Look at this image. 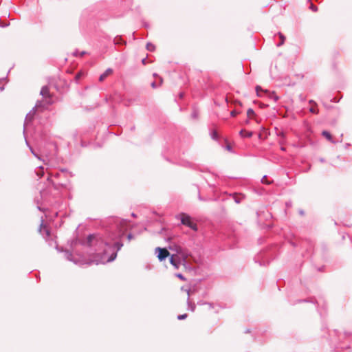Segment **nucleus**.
Masks as SVG:
<instances>
[{"label": "nucleus", "instance_id": "1", "mask_svg": "<svg viewBox=\"0 0 352 352\" xmlns=\"http://www.w3.org/2000/svg\"><path fill=\"white\" fill-rule=\"evenodd\" d=\"M128 224L125 219H116L105 240L96 234H89L86 239L74 242L73 251L77 254L78 245L89 248L87 253L96 254V258L91 260L89 264L95 263L98 265L111 262L116 259L118 252L123 246L121 239L128 230Z\"/></svg>", "mask_w": 352, "mask_h": 352}, {"label": "nucleus", "instance_id": "2", "mask_svg": "<svg viewBox=\"0 0 352 352\" xmlns=\"http://www.w3.org/2000/svg\"><path fill=\"white\" fill-rule=\"evenodd\" d=\"M40 94L42 96L45 98L46 100L45 103L43 101H38L35 106L36 108L45 107V106H48L52 104L50 90L47 86H43L41 90Z\"/></svg>", "mask_w": 352, "mask_h": 352}, {"label": "nucleus", "instance_id": "3", "mask_svg": "<svg viewBox=\"0 0 352 352\" xmlns=\"http://www.w3.org/2000/svg\"><path fill=\"white\" fill-rule=\"evenodd\" d=\"M186 256L181 254L179 252H177V254L170 256V263L175 269H179V266L186 262Z\"/></svg>", "mask_w": 352, "mask_h": 352}, {"label": "nucleus", "instance_id": "4", "mask_svg": "<svg viewBox=\"0 0 352 352\" xmlns=\"http://www.w3.org/2000/svg\"><path fill=\"white\" fill-rule=\"evenodd\" d=\"M180 216H181V222L183 225H185V226L189 227L194 231L197 230V224L195 223L192 221L191 217L189 215L182 213Z\"/></svg>", "mask_w": 352, "mask_h": 352}, {"label": "nucleus", "instance_id": "5", "mask_svg": "<svg viewBox=\"0 0 352 352\" xmlns=\"http://www.w3.org/2000/svg\"><path fill=\"white\" fill-rule=\"evenodd\" d=\"M256 91L258 96H261L260 91H263L270 100H272L274 102H276L278 100V97L275 94L274 92H270L268 90H263L260 86L256 87Z\"/></svg>", "mask_w": 352, "mask_h": 352}, {"label": "nucleus", "instance_id": "6", "mask_svg": "<svg viewBox=\"0 0 352 352\" xmlns=\"http://www.w3.org/2000/svg\"><path fill=\"white\" fill-rule=\"evenodd\" d=\"M155 253H157V256L160 261H162L170 255L169 252L166 248L159 247L155 248Z\"/></svg>", "mask_w": 352, "mask_h": 352}, {"label": "nucleus", "instance_id": "7", "mask_svg": "<svg viewBox=\"0 0 352 352\" xmlns=\"http://www.w3.org/2000/svg\"><path fill=\"white\" fill-rule=\"evenodd\" d=\"M34 111H35V110L33 109L32 112L30 111L29 113L27 114V116L25 117V123H24V131H23L24 133H25V131L26 127H28L29 123L33 119V117H34Z\"/></svg>", "mask_w": 352, "mask_h": 352}, {"label": "nucleus", "instance_id": "8", "mask_svg": "<svg viewBox=\"0 0 352 352\" xmlns=\"http://www.w3.org/2000/svg\"><path fill=\"white\" fill-rule=\"evenodd\" d=\"M65 256L67 260L72 261L76 264H81L80 261L74 258V256L73 255V254L68 250L65 252Z\"/></svg>", "mask_w": 352, "mask_h": 352}, {"label": "nucleus", "instance_id": "9", "mask_svg": "<svg viewBox=\"0 0 352 352\" xmlns=\"http://www.w3.org/2000/svg\"><path fill=\"white\" fill-rule=\"evenodd\" d=\"M113 73V70L111 68H108L103 74L99 77V80L102 82L108 76Z\"/></svg>", "mask_w": 352, "mask_h": 352}, {"label": "nucleus", "instance_id": "10", "mask_svg": "<svg viewBox=\"0 0 352 352\" xmlns=\"http://www.w3.org/2000/svg\"><path fill=\"white\" fill-rule=\"evenodd\" d=\"M322 135L327 138L329 142L332 143H336V142L333 140L332 135L331 133L327 131H323L322 132Z\"/></svg>", "mask_w": 352, "mask_h": 352}, {"label": "nucleus", "instance_id": "11", "mask_svg": "<svg viewBox=\"0 0 352 352\" xmlns=\"http://www.w3.org/2000/svg\"><path fill=\"white\" fill-rule=\"evenodd\" d=\"M239 134L243 138H251L253 133L251 131H246L245 130L242 129L240 131Z\"/></svg>", "mask_w": 352, "mask_h": 352}, {"label": "nucleus", "instance_id": "12", "mask_svg": "<svg viewBox=\"0 0 352 352\" xmlns=\"http://www.w3.org/2000/svg\"><path fill=\"white\" fill-rule=\"evenodd\" d=\"M39 231L42 234H44V233H45L47 236H50L49 230L45 226H43V223L41 224V228H40Z\"/></svg>", "mask_w": 352, "mask_h": 352}, {"label": "nucleus", "instance_id": "13", "mask_svg": "<svg viewBox=\"0 0 352 352\" xmlns=\"http://www.w3.org/2000/svg\"><path fill=\"white\" fill-rule=\"evenodd\" d=\"M26 144H27V145L29 146V148H30V151H31V153H32V154H33V155H34L36 158H38V160H40L43 161V162L45 163V159H41V156H40L38 153H36L34 151V149H33V148H32L29 145V143H28V142L27 140H26Z\"/></svg>", "mask_w": 352, "mask_h": 352}, {"label": "nucleus", "instance_id": "14", "mask_svg": "<svg viewBox=\"0 0 352 352\" xmlns=\"http://www.w3.org/2000/svg\"><path fill=\"white\" fill-rule=\"evenodd\" d=\"M26 144H27V145L29 146V148H30V151H31V153H32V154H33V155H34L36 158H38V160H40L43 161V162L45 163V159H41V156H40L38 153H36L34 151V149H33V148H32L29 145V143H28V142L27 140H26Z\"/></svg>", "mask_w": 352, "mask_h": 352}, {"label": "nucleus", "instance_id": "15", "mask_svg": "<svg viewBox=\"0 0 352 352\" xmlns=\"http://www.w3.org/2000/svg\"><path fill=\"white\" fill-rule=\"evenodd\" d=\"M189 297H190V292H189V291H188V309H190L191 311H194L195 310V305L190 302Z\"/></svg>", "mask_w": 352, "mask_h": 352}, {"label": "nucleus", "instance_id": "16", "mask_svg": "<svg viewBox=\"0 0 352 352\" xmlns=\"http://www.w3.org/2000/svg\"><path fill=\"white\" fill-rule=\"evenodd\" d=\"M233 198H234V201L236 204H239V203L241 202L242 199L244 198V196L243 195H239L237 194H234L233 195Z\"/></svg>", "mask_w": 352, "mask_h": 352}, {"label": "nucleus", "instance_id": "17", "mask_svg": "<svg viewBox=\"0 0 352 352\" xmlns=\"http://www.w3.org/2000/svg\"><path fill=\"white\" fill-rule=\"evenodd\" d=\"M36 174L39 177H41L44 175L43 167L42 166H38V169L36 170Z\"/></svg>", "mask_w": 352, "mask_h": 352}, {"label": "nucleus", "instance_id": "18", "mask_svg": "<svg viewBox=\"0 0 352 352\" xmlns=\"http://www.w3.org/2000/svg\"><path fill=\"white\" fill-rule=\"evenodd\" d=\"M113 42H114V44L115 45H119V44H125V42H124L122 39L121 37L120 36H116L114 40H113Z\"/></svg>", "mask_w": 352, "mask_h": 352}, {"label": "nucleus", "instance_id": "19", "mask_svg": "<svg viewBox=\"0 0 352 352\" xmlns=\"http://www.w3.org/2000/svg\"><path fill=\"white\" fill-rule=\"evenodd\" d=\"M309 103L314 104V106H312L310 107V109H309L310 112H311L313 113H318V111L315 107V106H316V103L315 102H314L313 100H310Z\"/></svg>", "mask_w": 352, "mask_h": 352}, {"label": "nucleus", "instance_id": "20", "mask_svg": "<svg viewBox=\"0 0 352 352\" xmlns=\"http://www.w3.org/2000/svg\"><path fill=\"white\" fill-rule=\"evenodd\" d=\"M278 34L281 41L279 43L277 44L278 47L282 45L284 43L285 39V36L281 33H278Z\"/></svg>", "mask_w": 352, "mask_h": 352}, {"label": "nucleus", "instance_id": "21", "mask_svg": "<svg viewBox=\"0 0 352 352\" xmlns=\"http://www.w3.org/2000/svg\"><path fill=\"white\" fill-rule=\"evenodd\" d=\"M146 50L148 51H153L155 50V46L152 43H148L146 44Z\"/></svg>", "mask_w": 352, "mask_h": 352}, {"label": "nucleus", "instance_id": "22", "mask_svg": "<svg viewBox=\"0 0 352 352\" xmlns=\"http://www.w3.org/2000/svg\"><path fill=\"white\" fill-rule=\"evenodd\" d=\"M254 115V111L252 109H248L247 111V116L250 118Z\"/></svg>", "mask_w": 352, "mask_h": 352}, {"label": "nucleus", "instance_id": "23", "mask_svg": "<svg viewBox=\"0 0 352 352\" xmlns=\"http://www.w3.org/2000/svg\"><path fill=\"white\" fill-rule=\"evenodd\" d=\"M85 53L86 52L85 51L80 52H78V51H76L74 52V55L76 56L79 54L80 56H82L84 54H85Z\"/></svg>", "mask_w": 352, "mask_h": 352}, {"label": "nucleus", "instance_id": "24", "mask_svg": "<svg viewBox=\"0 0 352 352\" xmlns=\"http://www.w3.org/2000/svg\"><path fill=\"white\" fill-rule=\"evenodd\" d=\"M187 314H181V315H179L177 316V319L178 320H184V319H186L187 318Z\"/></svg>", "mask_w": 352, "mask_h": 352}, {"label": "nucleus", "instance_id": "25", "mask_svg": "<svg viewBox=\"0 0 352 352\" xmlns=\"http://www.w3.org/2000/svg\"><path fill=\"white\" fill-rule=\"evenodd\" d=\"M211 136H212V139H214V140H217V138H218V134H217V131H213V132L212 133Z\"/></svg>", "mask_w": 352, "mask_h": 352}, {"label": "nucleus", "instance_id": "26", "mask_svg": "<svg viewBox=\"0 0 352 352\" xmlns=\"http://www.w3.org/2000/svg\"><path fill=\"white\" fill-rule=\"evenodd\" d=\"M239 113H240V112H239V111H236V110H233V111H232L230 112V115H231V116H232V117H234V116H236V115H238V114H239Z\"/></svg>", "mask_w": 352, "mask_h": 352}, {"label": "nucleus", "instance_id": "27", "mask_svg": "<svg viewBox=\"0 0 352 352\" xmlns=\"http://www.w3.org/2000/svg\"><path fill=\"white\" fill-rule=\"evenodd\" d=\"M261 182L263 184H269L270 183L268 182L267 179V177L265 175L263 177V178L261 179Z\"/></svg>", "mask_w": 352, "mask_h": 352}, {"label": "nucleus", "instance_id": "28", "mask_svg": "<svg viewBox=\"0 0 352 352\" xmlns=\"http://www.w3.org/2000/svg\"><path fill=\"white\" fill-rule=\"evenodd\" d=\"M310 9L314 12H316L318 10L317 6L314 5L313 3L311 4Z\"/></svg>", "mask_w": 352, "mask_h": 352}, {"label": "nucleus", "instance_id": "29", "mask_svg": "<svg viewBox=\"0 0 352 352\" xmlns=\"http://www.w3.org/2000/svg\"><path fill=\"white\" fill-rule=\"evenodd\" d=\"M205 304L208 306L209 309H211L214 307L213 304L211 302H206Z\"/></svg>", "mask_w": 352, "mask_h": 352}, {"label": "nucleus", "instance_id": "30", "mask_svg": "<svg viewBox=\"0 0 352 352\" xmlns=\"http://www.w3.org/2000/svg\"><path fill=\"white\" fill-rule=\"evenodd\" d=\"M177 276L179 278H180L181 280H185L184 276L182 274H177Z\"/></svg>", "mask_w": 352, "mask_h": 352}, {"label": "nucleus", "instance_id": "31", "mask_svg": "<svg viewBox=\"0 0 352 352\" xmlns=\"http://www.w3.org/2000/svg\"><path fill=\"white\" fill-rule=\"evenodd\" d=\"M197 113L196 111H194L193 113H192V117L195 118H197Z\"/></svg>", "mask_w": 352, "mask_h": 352}, {"label": "nucleus", "instance_id": "32", "mask_svg": "<svg viewBox=\"0 0 352 352\" xmlns=\"http://www.w3.org/2000/svg\"><path fill=\"white\" fill-rule=\"evenodd\" d=\"M127 238L130 241V240H131L133 238V236L132 235V234H129L127 235Z\"/></svg>", "mask_w": 352, "mask_h": 352}, {"label": "nucleus", "instance_id": "33", "mask_svg": "<svg viewBox=\"0 0 352 352\" xmlns=\"http://www.w3.org/2000/svg\"><path fill=\"white\" fill-rule=\"evenodd\" d=\"M151 87H152L153 88H156V87H157V84H156V82H153L151 83Z\"/></svg>", "mask_w": 352, "mask_h": 352}, {"label": "nucleus", "instance_id": "34", "mask_svg": "<svg viewBox=\"0 0 352 352\" xmlns=\"http://www.w3.org/2000/svg\"><path fill=\"white\" fill-rule=\"evenodd\" d=\"M77 256H80V258L78 260L80 261V263H81L80 265H82L83 262H82V256H80V254H77Z\"/></svg>", "mask_w": 352, "mask_h": 352}, {"label": "nucleus", "instance_id": "35", "mask_svg": "<svg viewBox=\"0 0 352 352\" xmlns=\"http://www.w3.org/2000/svg\"><path fill=\"white\" fill-rule=\"evenodd\" d=\"M77 256H80V258L78 260L80 261V263H81L80 265H82L83 262H82V256H80V254H77Z\"/></svg>", "mask_w": 352, "mask_h": 352}, {"label": "nucleus", "instance_id": "36", "mask_svg": "<svg viewBox=\"0 0 352 352\" xmlns=\"http://www.w3.org/2000/svg\"><path fill=\"white\" fill-rule=\"evenodd\" d=\"M142 64L146 65V58H143V59H142Z\"/></svg>", "mask_w": 352, "mask_h": 352}, {"label": "nucleus", "instance_id": "37", "mask_svg": "<svg viewBox=\"0 0 352 352\" xmlns=\"http://www.w3.org/2000/svg\"><path fill=\"white\" fill-rule=\"evenodd\" d=\"M179 97H180L181 98H182L184 97V94H183V93H181V94H179Z\"/></svg>", "mask_w": 352, "mask_h": 352}, {"label": "nucleus", "instance_id": "38", "mask_svg": "<svg viewBox=\"0 0 352 352\" xmlns=\"http://www.w3.org/2000/svg\"><path fill=\"white\" fill-rule=\"evenodd\" d=\"M160 85H161L162 83V78L161 77H160Z\"/></svg>", "mask_w": 352, "mask_h": 352}, {"label": "nucleus", "instance_id": "39", "mask_svg": "<svg viewBox=\"0 0 352 352\" xmlns=\"http://www.w3.org/2000/svg\"><path fill=\"white\" fill-rule=\"evenodd\" d=\"M37 208H38V209L39 210H43V209H42V208H41L40 206H37Z\"/></svg>", "mask_w": 352, "mask_h": 352}, {"label": "nucleus", "instance_id": "40", "mask_svg": "<svg viewBox=\"0 0 352 352\" xmlns=\"http://www.w3.org/2000/svg\"><path fill=\"white\" fill-rule=\"evenodd\" d=\"M281 150L285 151V147H281Z\"/></svg>", "mask_w": 352, "mask_h": 352}, {"label": "nucleus", "instance_id": "41", "mask_svg": "<svg viewBox=\"0 0 352 352\" xmlns=\"http://www.w3.org/2000/svg\"><path fill=\"white\" fill-rule=\"evenodd\" d=\"M237 103L239 104V105H241V102H237Z\"/></svg>", "mask_w": 352, "mask_h": 352}, {"label": "nucleus", "instance_id": "42", "mask_svg": "<svg viewBox=\"0 0 352 352\" xmlns=\"http://www.w3.org/2000/svg\"><path fill=\"white\" fill-rule=\"evenodd\" d=\"M245 332L248 333V332H250V331H249V329H247Z\"/></svg>", "mask_w": 352, "mask_h": 352}, {"label": "nucleus", "instance_id": "43", "mask_svg": "<svg viewBox=\"0 0 352 352\" xmlns=\"http://www.w3.org/2000/svg\"><path fill=\"white\" fill-rule=\"evenodd\" d=\"M43 193H44V192H41V195L43 196Z\"/></svg>", "mask_w": 352, "mask_h": 352}, {"label": "nucleus", "instance_id": "44", "mask_svg": "<svg viewBox=\"0 0 352 352\" xmlns=\"http://www.w3.org/2000/svg\"><path fill=\"white\" fill-rule=\"evenodd\" d=\"M133 217H135V214L134 213L132 214Z\"/></svg>", "mask_w": 352, "mask_h": 352}]
</instances>
